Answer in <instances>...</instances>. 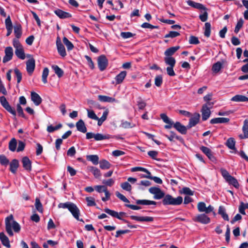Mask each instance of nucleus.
<instances>
[{"label": "nucleus", "instance_id": "nucleus-42", "mask_svg": "<svg viewBox=\"0 0 248 248\" xmlns=\"http://www.w3.org/2000/svg\"><path fill=\"white\" fill-rule=\"evenodd\" d=\"M63 43L67 47L68 51L71 50L74 48L73 44L65 37H64L63 38Z\"/></svg>", "mask_w": 248, "mask_h": 248}, {"label": "nucleus", "instance_id": "nucleus-13", "mask_svg": "<svg viewBox=\"0 0 248 248\" xmlns=\"http://www.w3.org/2000/svg\"><path fill=\"white\" fill-rule=\"evenodd\" d=\"M187 3L189 6L199 10L207 11V9L202 4L194 2L191 0H188Z\"/></svg>", "mask_w": 248, "mask_h": 248}, {"label": "nucleus", "instance_id": "nucleus-54", "mask_svg": "<svg viewBox=\"0 0 248 248\" xmlns=\"http://www.w3.org/2000/svg\"><path fill=\"white\" fill-rule=\"evenodd\" d=\"M162 77L161 75L156 76L155 79V84L157 87H160L162 84Z\"/></svg>", "mask_w": 248, "mask_h": 248}, {"label": "nucleus", "instance_id": "nucleus-17", "mask_svg": "<svg viewBox=\"0 0 248 248\" xmlns=\"http://www.w3.org/2000/svg\"><path fill=\"white\" fill-rule=\"evenodd\" d=\"M55 14L59 16L60 18H70L72 15L67 12H64L60 9H57L54 11Z\"/></svg>", "mask_w": 248, "mask_h": 248}, {"label": "nucleus", "instance_id": "nucleus-40", "mask_svg": "<svg viewBox=\"0 0 248 248\" xmlns=\"http://www.w3.org/2000/svg\"><path fill=\"white\" fill-rule=\"evenodd\" d=\"M17 146V141L16 139L13 138L9 143V149L10 151L14 152Z\"/></svg>", "mask_w": 248, "mask_h": 248}, {"label": "nucleus", "instance_id": "nucleus-45", "mask_svg": "<svg viewBox=\"0 0 248 248\" xmlns=\"http://www.w3.org/2000/svg\"><path fill=\"white\" fill-rule=\"evenodd\" d=\"M104 211L107 213L109 215L112 217H116V218H120L118 217V212H116L114 210H110L108 208H106L104 209Z\"/></svg>", "mask_w": 248, "mask_h": 248}, {"label": "nucleus", "instance_id": "nucleus-50", "mask_svg": "<svg viewBox=\"0 0 248 248\" xmlns=\"http://www.w3.org/2000/svg\"><path fill=\"white\" fill-rule=\"evenodd\" d=\"M131 171L132 172H135V171H143V172L146 173L147 175L151 174L150 172L148 170H147L145 168H144L142 167H136L133 168L131 169Z\"/></svg>", "mask_w": 248, "mask_h": 248}, {"label": "nucleus", "instance_id": "nucleus-23", "mask_svg": "<svg viewBox=\"0 0 248 248\" xmlns=\"http://www.w3.org/2000/svg\"><path fill=\"white\" fill-rule=\"evenodd\" d=\"M0 240L4 246L7 248L10 247L9 239L3 232L0 233Z\"/></svg>", "mask_w": 248, "mask_h": 248}, {"label": "nucleus", "instance_id": "nucleus-61", "mask_svg": "<svg viewBox=\"0 0 248 248\" xmlns=\"http://www.w3.org/2000/svg\"><path fill=\"white\" fill-rule=\"evenodd\" d=\"M88 117L93 120L98 119V117L96 115L94 111L92 110L87 109Z\"/></svg>", "mask_w": 248, "mask_h": 248}, {"label": "nucleus", "instance_id": "nucleus-22", "mask_svg": "<svg viewBox=\"0 0 248 248\" xmlns=\"http://www.w3.org/2000/svg\"><path fill=\"white\" fill-rule=\"evenodd\" d=\"M231 100L236 102H248V97L242 95L237 94L232 97Z\"/></svg>", "mask_w": 248, "mask_h": 248}, {"label": "nucleus", "instance_id": "nucleus-16", "mask_svg": "<svg viewBox=\"0 0 248 248\" xmlns=\"http://www.w3.org/2000/svg\"><path fill=\"white\" fill-rule=\"evenodd\" d=\"M22 163L23 167L25 170L28 171L31 170V162L28 157L25 156L23 157L22 159Z\"/></svg>", "mask_w": 248, "mask_h": 248}, {"label": "nucleus", "instance_id": "nucleus-59", "mask_svg": "<svg viewBox=\"0 0 248 248\" xmlns=\"http://www.w3.org/2000/svg\"><path fill=\"white\" fill-rule=\"evenodd\" d=\"M116 196L119 198L123 202L129 203V201L123 194H121L119 192L116 191L115 193Z\"/></svg>", "mask_w": 248, "mask_h": 248}, {"label": "nucleus", "instance_id": "nucleus-12", "mask_svg": "<svg viewBox=\"0 0 248 248\" xmlns=\"http://www.w3.org/2000/svg\"><path fill=\"white\" fill-rule=\"evenodd\" d=\"M200 115L199 113H195L193 117L189 119V122L187 125L188 129L196 125L199 122Z\"/></svg>", "mask_w": 248, "mask_h": 248}, {"label": "nucleus", "instance_id": "nucleus-49", "mask_svg": "<svg viewBox=\"0 0 248 248\" xmlns=\"http://www.w3.org/2000/svg\"><path fill=\"white\" fill-rule=\"evenodd\" d=\"M222 68V63L218 62L213 64L212 67V70L213 72L217 73L218 72L221 68Z\"/></svg>", "mask_w": 248, "mask_h": 248}, {"label": "nucleus", "instance_id": "nucleus-31", "mask_svg": "<svg viewBox=\"0 0 248 248\" xmlns=\"http://www.w3.org/2000/svg\"><path fill=\"white\" fill-rule=\"evenodd\" d=\"M164 61L165 63L168 65L169 66H174L176 63L175 59L172 57L166 56L164 58Z\"/></svg>", "mask_w": 248, "mask_h": 248}, {"label": "nucleus", "instance_id": "nucleus-53", "mask_svg": "<svg viewBox=\"0 0 248 248\" xmlns=\"http://www.w3.org/2000/svg\"><path fill=\"white\" fill-rule=\"evenodd\" d=\"M165 136L168 138L170 141H174V139H176L180 141H183V139L180 136H171V135H165Z\"/></svg>", "mask_w": 248, "mask_h": 248}, {"label": "nucleus", "instance_id": "nucleus-38", "mask_svg": "<svg viewBox=\"0 0 248 248\" xmlns=\"http://www.w3.org/2000/svg\"><path fill=\"white\" fill-rule=\"evenodd\" d=\"M10 170L13 173H15L17 168L18 167V161L16 159H13L11 162L10 164Z\"/></svg>", "mask_w": 248, "mask_h": 248}, {"label": "nucleus", "instance_id": "nucleus-25", "mask_svg": "<svg viewBox=\"0 0 248 248\" xmlns=\"http://www.w3.org/2000/svg\"><path fill=\"white\" fill-rule=\"evenodd\" d=\"M230 119L228 118H216L210 120V123L212 124L227 123L229 122Z\"/></svg>", "mask_w": 248, "mask_h": 248}, {"label": "nucleus", "instance_id": "nucleus-28", "mask_svg": "<svg viewBox=\"0 0 248 248\" xmlns=\"http://www.w3.org/2000/svg\"><path fill=\"white\" fill-rule=\"evenodd\" d=\"M88 170L92 172L96 178H99L101 176V173L100 170L93 166H89L88 167Z\"/></svg>", "mask_w": 248, "mask_h": 248}, {"label": "nucleus", "instance_id": "nucleus-5", "mask_svg": "<svg viewBox=\"0 0 248 248\" xmlns=\"http://www.w3.org/2000/svg\"><path fill=\"white\" fill-rule=\"evenodd\" d=\"M149 191L150 193L154 195V198L156 200L161 199L165 196V193L157 187H150Z\"/></svg>", "mask_w": 248, "mask_h": 248}, {"label": "nucleus", "instance_id": "nucleus-43", "mask_svg": "<svg viewBox=\"0 0 248 248\" xmlns=\"http://www.w3.org/2000/svg\"><path fill=\"white\" fill-rule=\"evenodd\" d=\"M226 145L230 149H235V140L234 139L232 138L228 139L226 142Z\"/></svg>", "mask_w": 248, "mask_h": 248}, {"label": "nucleus", "instance_id": "nucleus-62", "mask_svg": "<svg viewBox=\"0 0 248 248\" xmlns=\"http://www.w3.org/2000/svg\"><path fill=\"white\" fill-rule=\"evenodd\" d=\"M220 172L222 176L226 180V181H227L231 176V175L229 173L228 171L225 169H221Z\"/></svg>", "mask_w": 248, "mask_h": 248}, {"label": "nucleus", "instance_id": "nucleus-47", "mask_svg": "<svg viewBox=\"0 0 248 248\" xmlns=\"http://www.w3.org/2000/svg\"><path fill=\"white\" fill-rule=\"evenodd\" d=\"M62 127V124H59L56 126H53L52 125H48L47 127V131L49 133H52L55 130H57Z\"/></svg>", "mask_w": 248, "mask_h": 248}, {"label": "nucleus", "instance_id": "nucleus-36", "mask_svg": "<svg viewBox=\"0 0 248 248\" xmlns=\"http://www.w3.org/2000/svg\"><path fill=\"white\" fill-rule=\"evenodd\" d=\"M100 168L102 170H107L110 168L111 164L106 160H102L99 162Z\"/></svg>", "mask_w": 248, "mask_h": 248}, {"label": "nucleus", "instance_id": "nucleus-7", "mask_svg": "<svg viewBox=\"0 0 248 248\" xmlns=\"http://www.w3.org/2000/svg\"><path fill=\"white\" fill-rule=\"evenodd\" d=\"M197 208L199 212H205L206 214L210 213L214 210L213 207L211 205H209L207 207L204 202H199L197 205Z\"/></svg>", "mask_w": 248, "mask_h": 248}, {"label": "nucleus", "instance_id": "nucleus-64", "mask_svg": "<svg viewBox=\"0 0 248 248\" xmlns=\"http://www.w3.org/2000/svg\"><path fill=\"white\" fill-rule=\"evenodd\" d=\"M189 43L190 44L197 45L200 43L198 38L194 36H191L189 37Z\"/></svg>", "mask_w": 248, "mask_h": 248}, {"label": "nucleus", "instance_id": "nucleus-63", "mask_svg": "<svg viewBox=\"0 0 248 248\" xmlns=\"http://www.w3.org/2000/svg\"><path fill=\"white\" fill-rule=\"evenodd\" d=\"M139 100L137 102V105L140 109H143L146 106V103L140 97Z\"/></svg>", "mask_w": 248, "mask_h": 248}, {"label": "nucleus", "instance_id": "nucleus-15", "mask_svg": "<svg viewBox=\"0 0 248 248\" xmlns=\"http://www.w3.org/2000/svg\"><path fill=\"white\" fill-rule=\"evenodd\" d=\"M31 99L36 106H39L42 102V98L36 93L31 92Z\"/></svg>", "mask_w": 248, "mask_h": 248}, {"label": "nucleus", "instance_id": "nucleus-46", "mask_svg": "<svg viewBox=\"0 0 248 248\" xmlns=\"http://www.w3.org/2000/svg\"><path fill=\"white\" fill-rule=\"evenodd\" d=\"M35 206L37 211L40 213H42L43 211V208L40 200L38 198L35 199Z\"/></svg>", "mask_w": 248, "mask_h": 248}, {"label": "nucleus", "instance_id": "nucleus-20", "mask_svg": "<svg viewBox=\"0 0 248 248\" xmlns=\"http://www.w3.org/2000/svg\"><path fill=\"white\" fill-rule=\"evenodd\" d=\"M200 149L211 160L213 161L215 160V157L212 155L211 150L209 148L205 146H202Z\"/></svg>", "mask_w": 248, "mask_h": 248}, {"label": "nucleus", "instance_id": "nucleus-8", "mask_svg": "<svg viewBox=\"0 0 248 248\" xmlns=\"http://www.w3.org/2000/svg\"><path fill=\"white\" fill-rule=\"evenodd\" d=\"M193 221L202 224H208L210 221V218L204 214H200L193 218Z\"/></svg>", "mask_w": 248, "mask_h": 248}, {"label": "nucleus", "instance_id": "nucleus-21", "mask_svg": "<svg viewBox=\"0 0 248 248\" xmlns=\"http://www.w3.org/2000/svg\"><path fill=\"white\" fill-rule=\"evenodd\" d=\"M242 130L244 135H240L239 137L242 139L248 138V120L244 121Z\"/></svg>", "mask_w": 248, "mask_h": 248}, {"label": "nucleus", "instance_id": "nucleus-11", "mask_svg": "<svg viewBox=\"0 0 248 248\" xmlns=\"http://www.w3.org/2000/svg\"><path fill=\"white\" fill-rule=\"evenodd\" d=\"M35 66V60L31 58L26 62V69L29 74H31L34 71Z\"/></svg>", "mask_w": 248, "mask_h": 248}, {"label": "nucleus", "instance_id": "nucleus-32", "mask_svg": "<svg viewBox=\"0 0 248 248\" xmlns=\"http://www.w3.org/2000/svg\"><path fill=\"white\" fill-rule=\"evenodd\" d=\"M14 34L17 39L20 38L21 36L22 29L20 24L16 25L14 27Z\"/></svg>", "mask_w": 248, "mask_h": 248}, {"label": "nucleus", "instance_id": "nucleus-52", "mask_svg": "<svg viewBox=\"0 0 248 248\" xmlns=\"http://www.w3.org/2000/svg\"><path fill=\"white\" fill-rule=\"evenodd\" d=\"M247 205H248V203H244L243 202H241L240 203V205L239 207V212L243 214V215H246V213L245 211V209H247Z\"/></svg>", "mask_w": 248, "mask_h": 248}, {"label": "nucleus", "instance_id": "nucleus-27", "mask_svg": "<svg viewBox=\"0 0 248 248\" xmlns=\"http://www.w3.org/2000/svg\"><path fill=\"white\" fill-rule=\"evenodd\" d=\"M180 48L179 46H176L170 47L168 48L164 52V54L166 56L171 57L173 55L176 51H177Z\"/></svg>", "mask_w": 248, "mask_h": 248}, {"label": "nucleus", "instance_id": "nucleus-35", "mask_svg": "<svg viewBox=\"0 0 248 248\" xmlns=\"http://www.w3.org/2000/svg\"><path fill=\"white\" fill-rule=\"evenodd\" d=\"M15 54L17 57L20 59L24 60L25 58V55L23 47L16 49Z\"/></svg>", "mask_w": 248, "mask_h": 248}, {"label": "nucleus", "instance_id": "nucleus-3", "mask_svg": "<svg viewBox=\"0 0 248 248\" xmlns=\"http://www.w3.org/2000/svg\"><path fill=\"white\" fill-rule=\"evenodd\" d=\"M183 202V198L181 196H178L176 198H174L170 195H166L164 196L162 200V203L164 205H178Z\"/></svg>", "mask_w": 248, "mask_h": 248}, {"label": "nucleus", "instance_id": "nucleus-44", "mask_svg": "<svg viewBox=\"0 0 248 248\" xmlns=\"http://www.w3.org/2000/svg\"><path fill=\"white\" fill-rule=\"evenodd\" d=\"M49 70L47 67H46L44 69L43 73H42V80L44 83L46 84L47 82V77L48 75Z\"/></svg>", "mask_w": 248, "mask_h": 248}, {"label": "nucleus", "instance_id": "nucleus-10", "mask_svg": "<svg viewBox=\"0 0 248 248\" xmlns=\"http://www.w3.org/2000/svg\"><path fill=\"white\" fill-rule=\"evenodd\" d=\"M56 46L59 54L62 57H65L66 55V50L59 37L57 38Z\"/></svg>", "mask_w": 248, "mask_h": 248}, {"label": "nucleus", "instance_id": "nucleus-39", "mask_svg": "<svg viewBox=\"0 0 248 248\" xmlns=\"http://www.w3.org/2000/svg\"><path fill=\"white\" fill-rule=\"evenodd\" d=\"M87 159L91 161L94 165H97L99 163V157L97 155H87Z\"/></svg>", "mask_w": 248, "mask_h": 248}, {"label": "nucleus", "instance_id": "nucleus-33", "mask_svg": "<svg viewBox=\"0 0 248 248\" xmlns=\"http://www.w3.org/2000/svg\"><path fill=\"white\" fill-rule=\"evenodd\" d=\"M218 214L221 216L222 217L224 220L229 221V217L226 213V210L224 207L221 206H219L218 209Z\"/></svg>", "mask_w": 248, "mask_h": 248}, {"label": "nucleus", "instance_id": "nucleus-9", "mask_svg": "<svg viewBox=\"0 0 248 248\" xmlns=\"http://www.w3.org/2000/svg\"><path fill=\"white\" fill-rule=\"evenodd\" d=\"M5 56L3 58V62L6 63L12 60L13 56V49L12 47L8 46L4 50Z\"/></svg>", "mask_w": 248, "mask_h": 248}, {"label": "nucleus", "instance_id": "nucleus-34", "mask_svg": "<svg viewBox=\"0 0 248 248\" xmlns=\"http://www.w3.org/2000/svg\"><path fill=\"white\" fill-rule=\"evenodd\" d=\"M54 70L55 73L58 76L59 78L62 77L63 75V70L60 68L58 65H53L51 66Z\"/></svg>", "mask_w": 248, "mask_h": 248}, {"label": "nucleus", "instance_id": "nucleus-1", "mask_svg": "<svg viewBox=\"0 0 248 248\" xmlns=\"http://www.w3.org/2000/svg\"><path fill=\"white\" fill-rule=\"evenodd\" d=\"M5 229L6 231L10 236L14 235L12 229L15 232H19L20 231V225L16 221L14 220L13 215H11L5 218Z\"/></svg>", "mask_w": 248, "mask_h": 248}, {"label": "nucleus", "instance_id": "nucleus-55", "mask_svg": "<svg viewBox=\"0 0 248 248\" xmlns=\"http://www.w3.org/2000/svg\"><path fill=\"white\" fill-rule=\"evenodd\" d=\"M14 72L17 78V83H19L22 79V73L17 68L14 69Z\"/></svg>", "mask_w": 248, "mask_h": 248}, {"label": "nucleus", "instance_id": "nucleus-2", "mask_svg": "<svg viewBox=\"0 0 248 248\" xmlns=\"http://www.w3.org/2000/svg\"><path fill=\"white\" fill-rule=\"evenodd\" d=\"M58 207L59 208L68 209L76 219L80 220L79 218V210L74 203L69 202L65 203H60L58 204ZM80 221H83V220L81 219Z\"/></svg>", "mask_w": 248, "mask_h": 248}, {"label": "nucleus", "instance_id": "nucleus-29", "mask_svg": "<svg viewBox=\"0 0 248 248\" xmlns=\"http://www.w3.org/2000/svg\"><path fill=\"white\" fill-rule=\"evenodd\" d=\"M137 204L140 205H156V202L153 201H150L148 200H138L136 201Z\"/></svg>", "mask_w": 248, "mask_h": 248}, {"label": "nucleus", "instance_id": "nucleus-37", "mask_svg": "<svg viewBox=\"0 0 248 248\" xmlns=\"http://www.w3.org/2000/svg\"><path fill=\"white\" fill-rule=\"evenodd\" d=\"M211 26L210 23L206 22L204 27V35L206 37H209L211 34Z\"/></svg>", "mask_w": 248, "mask_h": 248}, {"label": "nucleus", "instance_id": "nucleus-14", "mask_svg": "<svg viewBox=\"0 0 248 248\" xmlns=\"http://www.w3.org/2000/svg\"><path fill=\"white\" fill-rule=\"evenodd\" d=\"M173 127L182 134H186L188 129L187 126H185L178 122L173 124Z\"/></svg>", "mask_w": 248, "mask_h": 248}, {"label": "nucleus", "instance_id": "nucleus-4", "mask_svg": "<svg viewBox=\"0 0 248 248\" xmlns=\"http://www.w3.org/2000/svg\"><path fill=\"white\" fill-rule=\"evenodd\" d=\"M0 102L2 107L9 113L12 114L14 116V118L16 119V111L15 109L12 108L8 102L7 101L6 98L2 96L0 97Z\"/></svg>", "mask_w": 248, "mask_h": 248}, {"label": "nucleus", "instance_id": "nucleus-51", "mask_svg": "<svg viewBox=\"0 0 248 248\" xmlns=\"http://www.w3.org/2000/svg\"><path fill=\"white\" fill-rule=\"evenodd\" d=\"M244 23V21L243 19L240 18L237 22V24L235 26V29H234V32L236 33H237L240 29L242 27Z\"/></svg>", "mask_w": 248, "mask_h": 248}, {"label": "nucleus", "instance_id": "nucleus-56", "mask_svg": "<svg viewBox=\"0 0 248 248\" xmlns=\"http://www.w3.org/2000/svg\"><path fill=\"white\" fill-rule=\"evenodd\" d=\"M0 162L1 165L6 166L9 164V161L4 155H0Z\"/></svg>", "mask_w": 248, "mask_h": 248}, {"label": "nucleus", "instance_id": "nucleus-18", "mask_svg": "<svg viewBox=\"0 0 248 248\" xmlns=\"http://www.w3.org/2000/svg\"><path fill=\"white\" fill-rule=\"evenodd\" d=\"M77 130L82 133H85L87 132V128L83 121L81 119L77 122L76 124Z\"/></svg>", "mask_w": 248, "mask_h": 248}, {"label": "nucleus", "instance_id": "nucleus-26", "mask_svg": "<svg viewBox=\"0 0 248 248\" xmlns=\"http://www.w3.org/2000/svg\"><path fill=\"white\" fill-rule=\"evenodd\" d=\"M127 73L126 71H122L118 75H117L115 78L116 83L117 84H121L123 81L124 79L126 76Z\"/></svg>", "mask_w": 248, "mask_h": 248}, {"label": "nucleus", "instance_id": "nucleus-19", "mask_svg": "<svg viewBox=\"0 0 248 248\" xmlns=\"http://www.w3.org/2000/svg\"><path fill=\"white\" fill-rule=\"evenodd\" d=\"M201 112L202 115V120L203 121L207 120L210 116V110L208 108H207L205 106H202Z\"/></svg>", "mask_w": 248, "mask_h": 248}, {"label": "nucleus", "instance_id": "nucleus-60", "mask_svg": "<svg viewBox=\"0 0 248 248\" xmlns=\"http://www.w3.org/2000/svg\"><path fill=\"white\" fill-rule=\"evenodd\" d=\"M180 35V33L177 31H170L169 33L165 35V38H174Z\"/></svg>", "mask_w": 248, "mask_h": 248}, {"label": "nucleus", "instance_id": "nucleus-48", "mask_svg": "<svg viewBox=\"0 0 248 248\" xmlns=\"http://www.w3.org/2000/svg\"><path fill=\"white\" fill-rule=\"evenodd\" d=\"M144 177L146 178H148V179L154 180L155 181V182L156 183L159 184H161L162 183V180L158 177L152 176L151 174H148V175L145 176Z\"/></svg>", "mask_w": 248, "mask_h": 248}, {"label": "nucleus", "instance_id": "nucleus-58", "mask_svg": "<svg viewBox=\"0 0 248 248\" xmlns=\"http://www.w3.org/2000/svg\"><path fill=\"white\" fill-rule=\"evenodd\" d=\"M86 201L87 202V205L88 206H93L96 205V203L94 202V199L93 197H87L86 198Z\"/></svg>", "mask_w": 248, "mask_h": 248}, {"label": "nucleus", "instance_id": "nucleus-24", "mask_svg": "<svg viewBox=\"0 0 248 248\" xmlns=\"http://www.w3.org/2000/svg\"><path fill=\"white\" fill-rule=\"evenodd\" d=\"M98 97L99 100L103 102L112 103L117 102V100L114 98L108 96L99 95Z\"/></svg>", "mask_w": 248, "mask_h": 248}, {"label": "nucleus", "instance_id": "nucleus-41", "mask_svg": "<svg viewBox=\"0 0 248 248\" xmlns=\"http://www.w3.org/2000/svg\"><path fill=\"white\" fill-rule=\"evenodd\" d=\"M226 181L230 184L232 185L235 188H238L239 186L237 180L232 176Z\"/></svg>", "mask_w": 248, "mask_h": 248}, {"label": "nucleus", "instance_id": "nucleus-6", "mask_svg": "<svg viewBox=\"0 0 248 248\" xmlns=\"http://www.w3.org/2000/svg\"><path fill=\"white\" fill-rule=\"evenodd\" d=\"M98 66L100 71H104L108 66V61L106 57L104 55L100 56L97 59Z\"/></svg>", "mask_w": 248, "mask_h": 248}, {"label": "nucleus", "instance_id": "nucleus-57", "mask_svg": "<svg viewBox=\"0 0 248 248\" xmlns=\"http://www.w3.org/2000/svg\"><path fill=\"white\" fill-rule=\"evenodd\" d=\"M121 186L123 189L127 191H130L132 189L131 186L127 182L122 183Z\"/></svg>", "mask_w": 248, "mask_h": 248}, {"label": "nucleus", "instance_id": "nucleus-30", "mask_svg": "<svg viewBox=\"0 0 248 248\" xmlns=\"http://www.w3.org/2000/svg\"><path fill=\"white\" fill-rule=\"evenodd\" d=\"M111 138V136L108 134H102L100 133H97L95 134L94 140H104L109 139Z\"/></svg>", "mask_w": 248, "mask_h": 248}]
</instances>
